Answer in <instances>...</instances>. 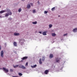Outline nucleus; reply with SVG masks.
<instances>
[{
	"label": "nucleus",
	"instance_id": "f257e3e1",
	"mask_svg": "<svg viewBox=\"0 0 77 77\" xmlns=\"http://www.w3.org/2000/svg\"><path fill=\"white\" fill-rule=\"evenodd\" d=\"M5 12H7L9 14H9L11 15H12V12H11V10L9 9H6V10H5Z\"/></svg>",
	"mask_w": 77,
	"mask_h": 77
},
{
	"label": "nucleus",
	"instance_id": "f03ea898",
	"mask_svg": "<svg viewBox=\"0 0 77 77\" xmlns=\"http://www.w3.org/2000/svg\"><path fill=\"white\" fill-rule=\"evenodd\" d=\"M60 58H59L58 57L55 58L56 62H57V63H59V62H60Z\"/></svg>",
	"mask_w": 77,
	"mask_h": 77
},
{
	"label": "nucleus",
	"instance_id": "7ed1b4c3",
	"mask_svg": "<svg viewBox=\"0 0 77 77\" xmlns=\"http://www.w3.org/2000/svg\"><path fill=\"white\" fill-rule=\"evenodd\" d=\"M3 70H4V71H5V72H8L9 71V70L8 69L5 67H3Z\"/></svg>",
	"mask_w": 77,
	"mask_h": 77
},
{
	"label": "nucleus",
	"instance_id": "20e7f679",
	"mask_svg": "<svg viewBox=\"0 0 77 77\" xmlns=\"http://www.w3.org/2000/svg\"><path fill=\"white\" fill-rule=\"evenodd\" d=\"M19 67L20 68H22V69H25L26 68V67H25V66L23 65L20 66H19Z\"/></svg>",
	"mask_w": 77,
	"mask_h": 77
},
{
	"label": "nucleus",
	"instance_id": "39448f33",
	"mask_svg": "<svg viewBox=\"0 0 77 77\" xmlns=\"http://www.w3.org/2000/svg\"><path fill=\"white\" fill-rule=\"evenodd\" d=\"M48 72H49V70H46L44 72V73H45V74H47Z\"/></svg>",
	"mask_w": 77,
	"mask_h": 77
},
{
	"label": "nucleus",
	"instance_id": "423d86ee",
	"mask_svg": "<svg viewBox=\"0 0 77 77\" xmlns=\"http://www.w3.org/2000/svg\"><path fill=\"white\" fill-rule=\"evenodd\" d=\"M13 44L14 47H17V42H14Z\"/></svg>",
	"mask_w": 77,
	"mask_h": 77
},
{
	"label": "nucleus",
	"instance_id": "0eeeda50",
	"mask_svg": "<svg viewBox=\"0 0 77 77\" xmlns=\"http://www.w3.org/2000/svg\"><path fill=\"white\" fill-rule=\"evenodd\" d=\"M3 51H2L1 52V56L2 57H3Z\"/></svg>",
	"mask_w": 77,
	"mask_h": 77
},
{
	"label": "nucleus",
	"instance_id": "6e6552de",
	"mask_svg": "<svg viewBox=\"0 0 77 77\" xmlns=\"http://www.w3.org/2000/svg\"><path fill=\"white\" fill-rule=\"evenodd\" d=\"M53 55L51 54H50L49 56L50 59H51V58H53Z\"/></svg>",
	"mask_w": 77,
	"mask_h": 77
},
{
	"label": "nucleus",
	"instance_id": "1a4fd4ad",
	"mask_svg": "<svg viewBox=\"0 0 77 77\" xmlns=\"http://www.w3.org/2000/svg\"><path fill=\"white\" fill-rule=\"evenodd\" d=\"M28 58L27 57H24L22 58V60H25V59H27Z\"/></svg>",
	"mask_w": 77,
	"mask_h": 77
},
{
	"label": "nucleus",
	"instance_id": "9d476101",
	"mask_svg": "<svg viewBox=\"0 0 77 77\" xmlns=\"http://www.w3.org/2000/svg\"><path fill=\"white\" fill-rule=\"evenodd\" d=\"M47 31H45L44 32H42V34L43 35H47L46 33H47Z\"/></svg>",
	"mask_w": 77,
	"mask_h": 77
},
{
	"label": "nucleus",
	"instance_id": "9b49d317",
	"mask_svg": "<svg viewBox=\"0 0 77 77\" xmlns=\"http://www.w3.org/2000/svg\"><path fill=\"white\" fill-rule=\"evenodd\" d=\"M14 35L15 36H18V35H20V34L19 33H14Z\"/></svg>",
	"mask_w": 77,
	"mask_h": 77
},
{
	"label": "nucleus",
	"instance_id": "f8f14e48",
	"mask_svg": "<svg viewBox=\"0 0 77 77\" xmlns=\"http://www.w3.org/2000/svg\"><path fill=\"white\" fill-rule=\"evenodd\" d=\"M77 28H75L74 29H73V31L75 32H77Z\"/></svg>",
	"mask_w": 77,
	"mask_h": 77
},
{
	"label": "nucleus",
	"instance_id": "ddd939ff",
	"mask_svg": "<svg viewBox=\"0 0 77 77\" xmlns=\"http://www.w3.org/2000/svg\"><path fill=\"white\" fill-rule=\"evenodd\" d=\"M39 63L40 64H42V62L41 61V59H40L39 60Z\"/></svg>",
	"mask_w": 77,
	"mask_h": 77
},
{
	"label": "nucleus",
	"instance_id": "4468645a",
	"mask_svg": "<svg viewBox=\"0 0 77 77\" xmlns=\"http://www.w3.org/2000/svg\"><path fill=\"white\" fill-rule=\"evenodd\" d=\"M37 66V65H36V64H35L33 66H31V67L32 68H36V66Z\"/></svg>",
	"mask_w": 77,
	"mask_h": 77
},
{
	"label": "nucleus",
	"instance_id": "2eb2a0df",
	"mask_svg": "<svg viewBox=\"0 0 77 77\" xmlns=\"http://www.w3.org/2000/svg\"><path fill=\"white\" fill-rule=\"evenodd\" d=\"M6 12V11H5V10H2L0 11V13L2 14V13H3V12Z\"/></svg>",
	"mask_w": 77,
	"mask_h": 77
},
{
	"label": "nucleus",
	"instance_id": "dca6fc26",
	"mask_svg": "<svg viewBox=\"0 0 77 77\" xmlns=\"http://www.w3.org/2000/svg\"><path fill=\"white\" fill-rule=\"evenodd\" d=\"M9 13H6L5 14V17H8L9 16Z\"/></svg>",
	"mask_w": 77,
	"mask_h": 77
},
{
	"label": "nucleus",
	"instance_id": "f3484780",
	"mask_svg": "<svg viewBox=\"0 0 77 77\" xmlns=\"http://www.w3.org/2000/svg\"><path fill=\"white\" fill-rule=\"evenodd\" d=\"M27 8H30V5L29 4L27 5Z\"/></svg>",
	"mask_w": 77,
	"mask_h": 77
},
{
	"label": "nucleus",
	"instance_id": "a211bd4d",
	"mask_svg": "<svg viewBox=\"0 0 77 77\" xmlns=\"http://www.w3.org/2000/svg\"><path fill=\"white\" fill-rule=\"evenodd\" d=\"M42 61H44L45 60V57H43L42 58Z\"/></svg>",
	"mask_w": 77,
	"mask_h": 77
},
{
	"label": "nucleus",
	"instance_id": "6ab92c4d",
	"mask_svg": "<svg viewBox=\"0 0 77 77\" xmlns=\"http://www.w3.org/2000/svg\"><path fill=\"white\" fill-rule=\"evenodd\" d=\"M52 36H55L56 35L55 34V33H53L52 34Z\"/></svg>",
	"mask_w": 77,
	"mask_h": 77
},
{
	"label": "nucleus",
	"instance_id": "aec40b11",
	"mask_svg": "<svg viewBox=\"0 0 77 77\" xmlns=\"http://www.w3.org/2000/svg\"><path fill=\"white\" fill-rule=\"evenodd\" d=\"M32 23L33 24H37V22L35 21L34 22H33Z\"/></svg>",
	"mask_w": 77,
	"mask_h": 77
},
{
	"label": "nucleus",
	"instance_id": "412c9836",
	"mask_svg": "<svg viewBox=\"0 0 77 77\" xmlns=\"http://www.w3.org/2000/svg\"><path fill=\"white\" fill-rule=\"evenodd\" d=\"M49 28H51L52 27V26H53V25H51V24H50L49 25Z\"/></svg>",
	"mask_w": 77,
	"mask_h": 77
},
{
	"label": "nucleus",
	"instance_id": "4be33fe9",
	"mask_svg": "<svg viewBox=\"0 0 77 77\" xmlns=\"http://www.w3.org/2000/svg\"><path fill=\"white\" fill-rule=\"evenodd\" d=\"M14 68H17L18 66V65H16V66H13Z\"/></svg>",
	"mask_w": 77,
	"mask_h": 77
},
{
	"label": "nucleus",
	"instance_id": "5701e85b",
	"mask_svg": "<svg viewBox=\"0 0 77 77\" xmlns=\"http://www.w3.org/2000/svg\"><path fill=\"white\" fill-rule=\"evenodd\" d=\"M18 74L19 75H20V76H22V75H23V74L21 73H18Z\"/></svg>",
	"mask_w": 77,
	"mask_h": 77
},
{
	"label": "nucleus",
	"instance_id": "b1692460",
	"mask_svg": "<svg viewBox=\"0 0 77 77\" xmlns=\"http://www.w3.org/2000/svg\"><path fill=\"white\" fill-rule=\"evenodd\" d=\"M54 10H55V7H54V8H52L51 9V10H52V11H54Z\"/></svg>",
	"mask_w": 77,
	"mask_h": 77
},
{
	"label": "nucleus",
	"instance_id": "393cba45",
	"mask_svg": "<svg viewBox=\"0 0 77 77\" xmlns=\"http://www.w3.org/2000/svg\"><path fill=\"white\" fill-rule=\"evenodd\" d=\"M21 9L20 8L18 10V12H21Z\"/></svg>",
	"mask_w": 77,
	"mask_h": 77
},
{
	"label": "nucleus",
	"instance_id": "a878e982",
	"mask_svg": "<svg viewBox=\"0 0 77 77\" xmlns=\"http://www.w3.org/2000/svg\"><path fill=\"white\" fill-rule=\"evenodd\" d=\"M35 12H36V11H35V10H34L33 11V13H35Z\"/></svg>",
	"mask_w": 77,
	"mask_h": 77
},
{
	"label": "nucleus",
	"instance_id": "bb28decb",
	"mask_svg": "<svg viewBox=\"0 0 77 77\" xmlns=\"http://www.w3.org/2000/svg\"><path fill=\"white\" fill-rule=\"evenodd\" d=\"M44 13L45 14H47V13H48V12H47V11H45Z\"/></svg>",
	"mask_w": 77,
	"mask_h": 77
},
{
	"label": "nucleus",
	"instance_id": "cd10ccee",
	"mask_svg": "<svg viewBox=\"0 0 77 77\" xmlns=\"http://www.w3.org/2000/svg\"><path fill=\"white\" fill-rule=\"evenodd\" d=\"M68 35V33L65 34H64L63 36H66V35Z\"/></svg>",
	"mask_w": 77,
	"mask_h": 77
},
{
	"label": "nucleus",
	"instance_id": "c85d7f7f",
	"mask_svg": "<svg viewBox=\"0 0 77 77\" xmlns=\"http://www.w3.org/2000/svg\"><path fill=\"white\" fill-rule=\"evenodd\" d=\"M21 41H23V39H20L19 40V42H21Z\"/></svg>",
	"mask_w": 77,
	"mask_h": 77
},
{
	"label": "nucleus",
	"instance_id": "c756f323",
	"mask_svg": "<svg viewBox=\"0 0 77 77\" xmlns=\"http://www.w3.org/2000/svg\"><path fill=\"white\" fill-rule=\"evenodd\" d=\"M27 65H28V63H26L25 64L26 66H27Z\"/></svg>",
	"mask_w": 77,
	"mask_h": 77
},
{
	"label": "nucleus",
	"instance_id": "7c9ffc66",
	"mask_svg": "<svg viewBox=\"0 0 77 77\" xmlns=\"http://www.w3.org/2000/svg\"><path fill=\"white\" fill-rule=\"evenodd\" d=\"M10 72H13V70H12V69H11L10 70Z\"/></svg>",
	"mask_w": 77,
	"mask_h": 77
},
{
	"label": "nucleus",
	"instance_id": "2f4dec72",
	"mask_svg": "<svg viewBox=\"0 0 77 77\" xmlns=\"http://www.w3.org/2000/svg\"><path fill=\"white\" fill-rule=\"evenodd\" d=\"M31 5L32 6H33V4L32 3H31Z\"/></svg>",
	"mask_w": 77,
	"mask_h": 77
},
{
	"label": "nucleus",
	"instance_id": "473e14b6",
	"mask_svg": "<svg viewBox=\"0 0 77 77\" xmlns=\"http://www.w3.org/2000/svg\"><path fill=\"white\" fill-rule=\"evenodd\" d=\"M38 32L39 33H40L41 34H42V32Z\"/></svg>",
	"mask_w": 77,
	"mask_h": 77
},
{
	"label": "nucleus",
	"instance_id": "72a5a7b5",
	"mask_svg": "<svg viewBox=\"0 0 77 77\" xmlns=\"http://www.w3.org/2000/svg\"><path fill=\"white\" fill-rule=\"evenodd\" d=\"M1 49H2V47L0 46V50H1Z\"/></svg>",
	"mask_w": 77,
	"mask_h": 77
},
{
	"label": "nucleus",
	"instance_id": "f704fd0d",
	"mask_svg": "<svg viewBox=\"0 0 77 77\" xmlns=\"http://www.w3.org/2000/svg\"><path fill=\"white\" fill-rule=\"evenodd\" d=\"M12 77H18V76H13Z\"/></svg>",
	"mask_w": 77,
	"mask_h": 77
},
{
	"label": "nucleus",
	"instance_id": "c9c22d12",
	"mask_svg": "<svg viewBox=\"0 0 77 77\" xmlns=\"http://www.w3.org/2000/svg\"><path fill=\"white\" fill-rule=\"evenodd\" d=\"M38 3H39V1H38Z\"/></svg>",
	"mask_w": 77,
	"mask_h": 77
},
{
	"label": "nucleus",
	"instance_id": "e433bc0d",
	"mask_svg": "<svg viewBox=\"0 0 77 77\" xmlns=\"http://www.w3.org/2000/svg\"><path fill=\"white\" fill-rule=\"evenodd\" d=\"M2 17H1V16H0V18H1Z\"/></svg>",
	"mask_w": 77,
	"mask_h": 77
},
{
	"label": "nucleus",
	"instance_id": "4c0bfd02",
	"mask_svg": "<svg viewBox=\"0 0 77 77\" xmlns=\"http://www.w3.org/2000/svg\"><path fill=\"white\" fill-rule=\"evenodd\" d=\"M21 62H23V60H21Z\"/></svg>",
	"mask_w": 77,
	"mask_h": 77
},
{
	"label": "nucleus",
	"instance_id": "58836bf2",
	"mask_svg": "<svg viewBox=\"0 0 77 77\" xmlns=\"http://www.w3.org/2000/svg\"><path fill=\"white\" fill-rule=\"evenodd\" d=\"M0 8H1V6H0Z\"/></svg>",
	"mask_w": 77,
	"mask_h": 77
},
{
	"label": "nucleus",
	"instance_id": "ea45409f",
	"mask_svg": "<svg viewBox=\"0 0 77 77\" xmlns=\"http://www.w3.org/2000/svg\"><path fill=\"white\" fill-rule=\"evenodd\" d=\"M23 0V1H24V0Z\"/></svg>",
	"mask_w": 77,
	"mask_h": 77
}]
</instances>
